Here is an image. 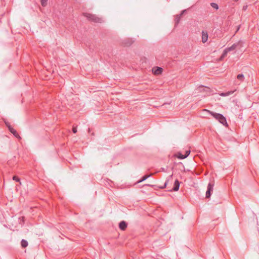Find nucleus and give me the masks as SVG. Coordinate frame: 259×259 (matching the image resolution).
<instances>
[{"mask_svg": "<svg viewBox=\"0 0 259 259\" xmlns=\"http://www.w3.org/2000/svg\"><path fill=\"white\" fill-rule=\"evenodd\" d=\"M206 111L209 112V113L216 119H217L221 123L224 125H227V122L226 118L224 115L220 113H217L209 111L207 110H204Z\"/></svg>", "mask_w": 259, "mask_h": 259, "instance_id": "1", "label": "nucleus"}, {"mask_svg": "<svg viewBox=\"0 0 259 259\" xmlns=\"http://www.w3.org/2000/svg\"><path fill=\"white\" fill-rule=\"evenodd\" d=\"M83 15L91 21H93L96 23H102L104 21L102 18H99L95 15H93L89 13H84Z\"/></svg>", "mask_w": 259, "mask_h": 259, "instance_id": "2", "label": "nucleus"}, {"mask_svg": "<svg viewBox=\"0 0 259 259\" xmlns=\"http://www.w3.org/2000/svg\"><path fill=\"white\" fill-rule=\"evenodd\" d=\"M242 47L243 42L241 40H239L238 42L233 44L231 47L226 48L228 51L231 52L236 49H240Z\"/></svg>", "mask_w": 259, "mask_h": 259, "instance_id": "3", "label": "nucleus"}, {"mask_svg": "<svg viewBox=\"0 0 259 259\" xmlns=\"http://www.w3.org/2000/svg\"><path fill=\"white\" fill-rule=\"evenodd\" d=\"M213 184L209 183L207 186V191L206 192V197L209 198L211 196V192L213 190Z\"/></svg>", "mask_w": 259, "mask_h": 259, "instance_id": "4", "label": "nucleus"}, {"mask_svg": "<svg viewBox=\"0 0 259 259\" xmlns=\"http://www.w3.org/2000/svg\"><path fill=\"white\" fill-rule=\"evenodd\" d=\"M180 187V182L178 180H176L174 183V186L173 188L169 190V191H177L179 190Z\"/></svg>", "mask_w": 259, "mask_h": 259, "instance_id": "5", "label": "nucleus"}, {"mask_svg": "<svg viewBox=\"0 0 259 259\" xmlns=\"http://www.w3.org/2000/svg\"><path fill=\"white\" fill-rule=\"evenodd\" d=\"M9 131L10 132L13 134V135L19 139H20V137L19 136V134L17 132L16 130H15L14 128H13L12 127H9Z\"/></svg>", "mask_w": 259, "mask_h": 259, "instance_id": "6", "label": "nucleus"}, {"mask_svg": "<svg viewBox=\"0 0 259 259\" xmlns=\"http://www.w3.org/2000/svg\"><path fill=\"white\" fill-rule=\"evenodd\" d=\"M119 227L121 230H124L127 228V223L122 221L119 223Z\"/></svg>", "mask_w": 259, "mask_h": 259, "instance_id": "7", "label": "nucleus"}, {"mask_svg": "<svg viewBox=\"0 0 259 259\" xmlns=\"http://www.w3.org/2000/svg\"><path fill=\"white\" fill-rule=\"evenodd\" d=\"M208 39V34L206 32L202 31V41L203 43L206 42Z\"/></svg>", "mask_w": 259, "mask_h": 259, "instance_id": "8", "label": "nucleus"}, {"mask_svg": "<svg viewBox=\"0 0 259 259\" xmlns=\"http://www.w3.org/2000/svg\"><path fill=\"white\" fill-rule=\"evenodd\" d=\"M162 68L159 67H156L155 69H153V71L155 74H159L162 72Z\"/></svg>", "mask_w": 259, "mask_h": 259, "instance_id": "9", "label": "nucleus"}, {"mask_svg": "<svg viewBox=\"0 0 259 259\" xmlns=\"http://www.w3.org/2000/svg\"><path fill=\"white\" fill-rule=\"evenodd\" d=\"M28 242L24 239H22L21 241V245L23 248H25L28 246Z\"/></svg>", "mask_w": 259, "mask_h": 259, "instance_id": "10", "label": "nucleus"}, {"mask_svg": "<svg viewBox=\"0 0 259 259\" xmlns=\"http://www.w3.org/2000/svg\"><path fill=\"white\" fill-rule=\"evenodd\" d=\"M172 177V175H170L165 181V182L163 186L160 187V188L163 189L166 187V185H167L169 178H171Z\"/></svg>", "mask_w": 259, "mask_h": 259, "instance_id": "11", "label": "nucleus"}, {"mask_svg": "<svg viewBox=\"0 0 259 259\" xmlns=\"http://www.w3.org/2000/svg\"><path fill=\"white\" fill-rule=\"evenodd\" d=\"M181 16L180 15V14L176 15L175 18V25H177L179 24L181 19Z\"/></svg>", "mask_w": 259, "mask_h": 259, "instance_id": "12", "label": "nucleus"}, {"mask_svg": "<svg viewBox=\"0 0 259 259\" xmlns=\"http://www.w3.org/2000/svg\"><path fill=\"white\" fill-rule=\"evenodd\" d=\"M133 42L134 41L132 39H129L126 42H124L123 43L125 46H130L133 43Z\"/></svg>", "mask_w": 259, "mask_h": 259, "instance_id": "13", "label": "nucleus"}, {"mask_svg": "<svg viewBox=\"0 0 259 259\" xmlns=\"http://www.w3.org/2000/svg\"><path fill=\"white\" fill-rule=\"evenodd\" d=\"M150 176H151V175H148V176H147V175L144 176L142 178V179L138 182V183H141V182H143V181H144L146 180L147 179H148V178H149Z\"/></svg>", "mask_w": 259, "mask_h": 259, "instance_id": "14", "label": "nucleus"}, {"mask_svg": "<svg viewBox=\"0 0 259 259\" xmlns=\"http://www.w3.org/2000/svg\"><path fill=\"white\" fill-rule=\"evenodd\" d=\"M228 52H229L228 51L227 48H226L223 51V53L221 57V59H222L223 58L225 57Z\"/></svg>", "mask_w": 259, "mask_h": 259, "instance_id": "15", "label": "nucleus"}, {"mask_svg": "<svg viewBox=\"0 0 259 259\" xmlns=\"http://www.w3.org/2000/svg\"><path fill=\"white\" fill-rule=\"evenodd\" d=\"M237 78L238 79L240 80L241 81H243L244 79V76L243 74H239L237 75Z\"/></svg>", "mask_w": 259, "mask_h": 259, "instance_id": "16", "label": "nucleus"}, {"mask_svg": "<svg viewBox=\"0 0 259 259\" xmlns=\"http://www.w3.org/2000/svg\"><path fill=\"white\" fill-rule=\"evenodd\" d=\"M178 158L180 159H183L187 158V155H185L181 153H179L178 154Z\"/></svg>", "mask_w": 259, "mask_h": 259, "instance_id": "17", "label": "nucleus"}, {"mask_svg": "<svg viewBox=\"0 0 259 259\" xmlns=\"http://www.w3.org/2000/svg\"><path fill=\"white\" fill-rule=\"evenodd\" d=\"M233 93V92H228L226 93H222L220 94V95L221 96H223V97L228 96H229L230 95H231V94H232Z\"/></svg>", "mask_w": 259, "mask_h": 259, "instance_id": "18", "label": "nucleus"}, {"mask_svg": "<svg viewBox=\"0 0 259 259\" xmlns=\"http://www.w3.org/2000/svg\"><path fill=\"white\" fill-rule=\"evenodd\" d=\"M210 6L214 9L218 10L219 9L218 5L215 3H211Z\"/></svg>", "mask_w": 259, "mask_h": 259, "instance_id": "19", "label": "nucleus"}, {"mask_svg": "<svg viewBox=\"0 0 259 259\" xmlns=\"http://www.w3.org/2000/svg\"><path fill=\"white\" fill-rule=\"evenodd\" d=\"M198 89H199V90H200L201 91H205V90H209V89L206 87L200 86L198 88Z\"/></svg>", "mask_w": 259, "mask_h": 259, "instance_id": "20", "label": "nucleus"}, {"mask_svg": "<svg viewBox=\"0 0 259 259\" xmlns=\"http://www.w3.org/2000/svg\"><path fill=\"white\" fill-rule=\"evenodd\" d=\"M13 180L16 182H20V184H21V183L20 182V179L18 177H17L16 176H14L13 177Z\"/></svg>", "mask_w": 259, "mask_h": 259, "instance_id": "21", "label": "nucleus"}, {"mask_svg": "<svg viewBox=\"0 0 259 259\" xmlns=\"http://www.w3.org/2000/svg\"><path fill=\"white\" fill-rule=\"evenodd\" d=\"M47 1H48V0H41V5L43 7L46 6L47 5Z\"/></svg>", "mask_w": 259, "mask_h": 259, "instance_id": "22", "label": "nucleus"}, {"mask_svg": "<svg viewBox=\"0 0 259 259\" xmlns=\"http://www.w3.org/2000/svg\"><path fill=\"white\" fill-rule=\"evenodd\" d=\"M190 153V150H187L186 151L185 155H187V157L189 156V155Z\"/></svg>", "mask_w": 259, "mask_h": 259, "instance_id": "23", "label": "nucleus"}, {"mask_svg": "<svg viewBox=\"0 0 259 259\" xmlns=\"http://www.w3.org/2000/svg\"><path fill=\"white\" fill-rule=\"evenodd\" d=\"M77 128L76 127H73L72 128V132L73 133L75 134L77 132Z\"/></svg>", "mask_w": 259, "mask_h": 259, "instance_id": "24", "label": "nucleus"}, {"mask_svg": "<svg viewBox=\"0 0 259 259\" xmlns=\"http://www.w3.org/2000/svg\"><path fill=\"white\" fill-rule=\"evenodd\" d=\"M5 122L6 125H7V126L8 127L9 129V127H12L11 126L10 124L8 122L5 121Z\"/></svg>", "mask_w": 259, "mask_h": 259, "instance_id": "25", "label": "nucleus"}, {"mask_svg": "<svg viewBox=\"0 0 259 259\" xmlns=\"http://www.w3.org/2000/svg\"><path fill=\"white\" fill-rule=\"evenodd\" d=\"M159 171L166 172V169L164 167H161L159 170Z\"/></svg>", "mask_w": 259, "mask_h": 259, "instance_id": "26", "label": "nucleus"}, {"mask_svg": "<svg viewBox=\"0 0 259 259\" xmlns=\"http://www.w3.org/2000/svg\"><path fill=\"white\" fill-rule=\"evenodd\" d=\"M247 7H248L247 5L243 6V7L242 8L243 10V11H246L247 10Z\"/></svg>", "mask_w": 259, "mask_h": 259, "instance_id": "27", "label": "nucleus"}, {"mask_svg": "<svg viewBox=\"0 0 259 259\" xmlns=\"http://www.w3.org/2000/svg\"><path fill=\"white\" fill-rule=\"evenodd\" d=\"M186 12V10H183V11L181 12V14H180V15L181 16H182L184 13H185Z\"/></svg>", "mask_w": 259, "mask_h": 259, "instance_id": "28", "label": "nucleus"}, {"mask_svg": "<svg viewBox=\"0 0 259 259\" xmlns=\"http://www.w3.org/2000/svg\"><path fill=\"white\" fill-rule=\"evenodd\" d=\"M238 0H234V1L235 2H237Z\"/></svg>", "mask_w": 259, "mask_h": 259, "instance_id": "29", "label": "nucleus"}]
</instances>
